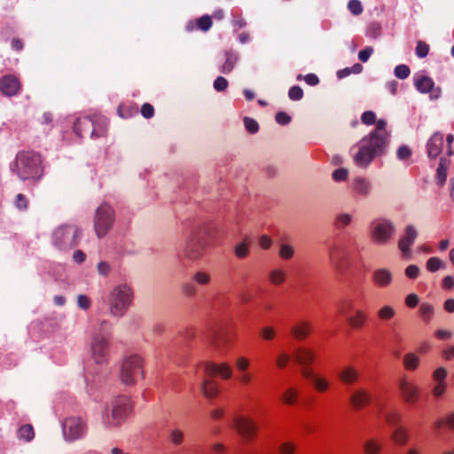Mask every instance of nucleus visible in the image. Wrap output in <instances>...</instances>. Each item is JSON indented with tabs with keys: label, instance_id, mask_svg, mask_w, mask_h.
I'll list each match as a JSON object with an SVG mask.
<instances>
[{
	"label": "nucleus",
	"instance_id": "f257e3e1",
	"mask_svg": "<svg viewBox=\"0 0 454 454\" xmlns=\"http://www.w3.org/2000/svg\"><path fill=\"white\" fill-rule=\"evenodd\" d=\"M390 144V133L387 130V122L380 119L376 127L364 135L350 148L354 164L361 169H367L372 161L387 153Z\"/></svg>",
	"mask_w": 454,
	"mask_h": 454
},
{
	"label": "nucleus",
	"instance_id": "f03ea898",
	"mask_svg": "<svg viewBox=\"0 0 454 454\" xmlns=\"http://www.w3.org/2000/svg\"><path fill=\"white\" fill-rule=\"evenodd\" d=\"M112 324L100 319L93 325L90 333L89 352L94 364L102 368L108 364L111 348Z\"/></svg>",
	"mask_w": 454,
	"mask_h": 454
},
{
	"label": "nucleus",
	"instance_id": "7ed1b4c3",
	"mask_svg": "<svg viewBox=\"0 0 454 454\" xmlns=\"http://www.w3.org/2000/svg\"><path fill=\"white\" fill-rule=\"evenodd\" d=\"M11 171L20 180L38 181L43 176L41 156L32 151L19 152L10 163Z\"/></svg>",
	"mask_w": 454,
	"mask_h": 454
},
{
	"label": "nucleus",
	"instance_id": "20e7f679",
	"mask_svg": "<svg viewBox=\"0 0 454 454\" xmlns=\"http://www.w3.org/2000/svg\"><path fill=\"white\" fill-rule=\"evenodd\" d=\"M131 411L129 397L119 395L106 403L100 409V423L105 428L118 427Z\"/></svg>",
	"mask_w": 454,
	"mask_h": 454
},
{
	"label": "nucleus",
	"instance_id": "39448f33",
	"mask_svg": "<svg viewBox=\"0 0 454 454\" xmlns=\"http://www.w3.org/2000/svg\"><path fill=\"white\" fill-rule=\"evenodd\" d=\"M134 298L132 287L127 283L115 285L107 296L109 314L117 318L122 317L131 306Z\"/></svg>",
	"mask_w": 454,
	"mask_h": 454
},
{
	"label": "nucleus",
	"instance_id": "423d86ee",
	"mask_svg": "<svg viewBox=\"0 0 454 454\" xmlns=\"http://www.w3.org/2000/svg\"><path fill=\"white\" fill-rule=\"evenodd\" d=\"M294 360L301 364L303 368L301 369V374L304 378L309 380L318 391H325L329 387L327 380L317 373L311 369L307 368L309 363L314 359V354L311 350L304 348H299L294 354Z\"/></svg>",
	"mask_w": 454,
	"mask_h": 454
},
{
	"label": "nucleus",
	"instance_id": "0eeeda50",
	"mask_svg": "<svg viewBox=\"0 0 454 454\" xmlns=\"http://www.w3.org/2000/svg\"><path fill=\"white\" fill-rule=\"evenodd\" d=\"M81 235L82 231L74 224L60 225L52 232V245L61 251L69 250L78 244Z\"/></svg>",
	"mask_w": 454,
	"mask_h": 454
},
{
	"label": "nucleus",
	"instance_id": "6e6552de",
	"mask_svg": "<svg viewBox=\"0 0 454 454\" xmlns=\"http://www.w3.org/2000/svg\"><path fill=\"white\" fill-rule=\"evenodd\" d=\"M396 232L395 223L387 217H377L370 224V235L378 245L390 243Z\"/></svg>",
	"mask_w": 454,
	"mask_h": 454
},
{
	"label": "nucleus",
	"instance_id": "1a4fd4ad",
	"mask_svg": "<svg viewBox=\"0 0 454 454\" xmlns=\"http://www.w3.org/2000/svg\"><path fill=\"white\" fill-rule=\"evenodd\" d=\"M62 435L66 442L82 440L88 434L86 419L80 416H69L61 422Z\"/></svg>",
	"mask_w": 454,
	"mask_h": 454
},
{
	"label": "nucleus",
	"instance_id": "9d476101",
	"mask_svg": "<svg viewBox=\"0 0 454 454\" xmlns=\"http://www.w3.org/2000/svg\"><path fill=\"white\" fill-rule=\"evenodd\" d=\"M144 360L138 355H130L126 356L120 368V380L125 385H133L137 378L142 377Z\"/></svg>",
	"mask_w": 454,
	"mask_h": 454
},
{
	"label": "nucleus",
	"instance_id": "9b49d317",
	"mask_svg": "<svg viewBox=\"0 0 454 454\" xmlns=\"http://www.w3.org/2000/svg\"><path fill=\"white\" fill-rule=\"evenodd\" d=\"M114 222V210L107 203H102L96 209L93 226L98 239L105 237L111 230Z\"/></svg>",
	"mask_w": 454,
	"mask_h": 454
},
{
	"label": "nucleus",
	"instance_id": "f8f14e48",
	"mask_svg": "<svg viewBox=\"0 0 454 454\" xmlns=\"http://www.w3.org/2000/svg\"><path fill=\"white\" fill-rule=\"evenodd\" d=\"M205 248V242L196 235L186 237L184 244L179 252V257H184L189 261H197L202 254Z\"/></svg>",
	"mask_w": 454,
	"mask_h": 454
},
{
	"label": "nucleus",
	"instance_id": "ddd939ff",
	"mask_svg": "<svg viewBox=\"0 0 454 454\" xmlns=\"http://www.w3.org/2000/svg\"><path fill=\"white\" fill-rule=\"evenodd\" d=\"M414 86L418 91L422 94L429 93L432 100L437 99L441 96V89L434 87V82L431 77L424 73H417L413 75Z\"/></svg>",
	"mask_w": 454,
	"mask_h": 454
},
{
	"label": "nucleus",
	"instance_id": "4468645a",
	"mask_svg": "<svg viewBox=\"0 0 454 454\" xmlns=\"http://www.w3.org/2000/svg\"><path fill=\"white\" fill-rule=\"evenodd\" d=\"M232 427L245 442L251 440L256 430L255 424L250 419L242 416L233 419Z\"/></svg>",
	"mask_w": 454,
	"mask_h": 454
},
{
	"label": "nucleus",
	"instance_id": "2eb2a0df",
	"mask_svg": "<svg viewBox=\"0 0 454 454\" xmlns=\"http://www.w3.org/2000/svg\"><path fill=\"white\" fill-rule=\"evenodd\" d=\"M419 232L413 224H407L403 230V233L398 242V248L404 256H410L411 254V247L414 244Z\"/></svg>",
	"mask_w": 454,
	"mask_h": 454
},
{
	"label": "nucleus",
	"instance_id": "dca6fc26",
	"mask_svg": "<svg viewBox=\"0 0 454 454\" xmlns=\"http://www.w3.org/2000/svg\"><path fill=\"white\" fill-rule=\"evenodd\" d=\"M239 60V54L233 49L226 50L223 52V61L218 66L220 73L228 74L236 67Z\"/></svg>",
	"mask_w": 454,
	"mask_h": 454
},
{
	"label": "nucleus",
	"instance_id": "f3484780",
	"mask_svg": "<svg viewBox=\"0 0 454 454\" xmlns=\"http://www.w3.org/2000/svg\"><path fill=\"white\" fill-rule=\"evenodd\" d=\"M20 89V80L12 74L4 75L0 79V90L5 96H14Z\"/></svg>",
	"mask_w": 454,
	"mask_h": 454
},
{
	"label": "nucleus",
	"instance_id": "a211bd4d",
	"mask_svg": "<svg viewBox=\"0 0 454 454\" xmlns=\"http://www.w3.org/2000/svg\"><path fill=\"white\" fill-rule=\"evenodd\" d=\"M328 257L335 269H340L346 257V249L340 243H333L328 247Z\"/></svg>",
	"mask_w": 454,
	"mask_h": 454
},
{
	"label": "nucleus",
	"instance_id": "6ab92c4d",
	"mask_svg": "<svg viewBox=\"0 0 454 454\" xmlns=\"http://www.w3.org/2000/svg\"><path fill=\"white\" fill-rule=\"evenodd\" d=\"M203 368L206 373L208 375L218 374L223 379H230L232 374L231 366L227 363L215 364L207 362L203 364Z\"/></svg>",
	"mask_w": 454,
	"mask_h": 454
},
{
	"label": "nucleus",
	"instance_id": "aec40b11",
	"mask_svg": "<svg viewBox=\"0 0 454 454\" xmlns=\"http://www.w3.org/2000/svg\"><path fill=\"white\" fill-rule=\"evenodd\" d=\"M399 387L402 395L407 403H413L419 399V389L416 384L406 379H403L400 381Z\"/></svg>",
	"mask_w": 454,
	"mask_h": 454
},
{
	"label": "nucleus",
	"instance_id": "412c9836",
	"mask_svg": "<svg viewBox=\"0 0 454 454\" xmlns=\"http://www.w3.org/2000/svg\"><path fill=\"white\" fill-rule=\"evenodd\" d=\"M443 147V135L441 132H434L427 143V152L430 158H436Z\"/></svg>",
	"mask_w": 454,
	"mask_h": 454
},
{
	"label": "nucleus",
	"instance_id": "4be33fe9",
	"mask_svg": "<svg viewBox=\"0 0 454 454\" xmlns=\"http://www.w3.org/2000/svg\"><path fill=\"white\" fill-rule=\"evenodd\" d=\"M372 279L378 286L386 287L392 283L393 274L387 268L377 269L372 273Z\"/></svg>",
	"mask_w": 454,
	"mask_h": 454
},
{
	"label": "nucleus",
	"instance_id": "5701e85b",
	"mask_svg": "<svg viewBox=\"0 0 454 454\" xmlns=\"http://www.w3.org/2000/svg\"><path fill=\"white\" fill-rule=\"evenodd\" d=\"M352 187L361 196H368L372 189L370 180L363 176H357L353 180Z\"/></svg>",
	"mask_w": 454,
	"mask_h": 454
},
{
	"label": "nucleus",
	"instance_id": "b1692460",
	"mask_svg": "<svg viewBox=\"0 0 454 454\" xmlns=\"http://www.w3.org/2000/svg\"><path fill=\"white\" fill-rule=\"evenodd\" d=\"M94 125H92V130L90 137L93 139L105 137L107 130L108 121L106 117H96L92 119Z\"/></svg>",
	"mask_w": 454,
	"mask_h": 454
},
{
	"label": "nucleus",
	"instance_id": "393cba45",
	"mask_svg": "<svg viewBox=\"0 0 454 454\" xmlns=\"http://www.w3.org/2000/svg\"><path fill=\"white\" fill-rule=\"evenodd\" d=\"M371 395L365 389L360 388L354 391L350 396V401L354 407L361 408L371 401Z\"/></svg>",
	"mask_w": 454,
	"mask_h": 454
},
{
	"label": "nucleus",
	"instance_id": "a878e982",
	"mask_svg": "<svg viewBox=\"0 0 454 454\" xmlns=\"http://www.w3.org/2000/svg\"><path fill=\"white\" fill-rule=\"evenodd\" d=\"M339 377L343 383L351 384L358 379V372L354 367L347 366L340 372Z\"/></svg>",
	"mask_w": 454,
	"mask_h": 454
},
{
	"label": "nucleus",
	"instance_id": "bb28decb",
	"mask_svg": "<svg viewBox=\"0 0 454 454\" xmlns=\"http://www.w3.org/2000/svg\"><path fill=\"white\" fill-rule=\"evenodd\" d=\"M92 125H94V121L92 119L89 117H82L76 120V121L74 123L73 129L77 136L82 137V132L85 129H90Z\"/></svg>",
	"mask_w": 454,
	"mask_h": 454
},
{
	"label": "nucleus",
	"instance_id": "cd10ccee",
	"mask_svg": "<svg viewBox=\"0 0 454 454\" xmlns=\"http://www.w3.org/2000/svg\"><path fill=\"white\" fill-rule=\"evenodd\" d=\"M352 327L361 328L367 320V315L362 309H355L354 314L348 317Z\"/></svg>",
	"mask_w": 454,
	"mask_h": 454
},
{
	"label": "nucleus",
	"instance_id": "c85d7f7f",
	"mask_svg": "<svg viewBox=\"0 0 454 454\" xmlns=\"http://www.w3.org/2000/svg\"><path fill=\"white\" fill-rule=\"evenodd\" d=\"M448 167H449V160L444 158H441L439 166H438L437 171H436V182L441 186L446 181Z\"/></svg>",
	"mask_w": 454,
	"mask_h": 454
},
{
	"label": "nucleus",
	"instance_id": "c756f323",
	"mask_svg": "<svg viewBox=\"0 0 454 454\" xmlns=\"http://www.w3.org/2000/svg\"><path fill=\"white\" fill-rule=\"evenodd\" d=\"M295 254L294 247L288 242H281L278 245V255L283 260H290Z\"/></svg>",
	"mask_w": 454,
	"mask_h": 454
},
{
	"label": "nucleus",
	"instance_id": "7c9ffc66",
	"mask_svg": "<svg viewBox=\"0 0 454 454\" xmlns=\"http://www.w3.org/2000/svg\"><path fill=\"white\" fill-rule=\"evenodd\" d=\"M395 309L389 304L383 305L378 310V317L385 322L391 320L395 316Z\"/></svg>",
	"mask_w": 454,
	"mask_h": 454
},
{
	"label": "nucleus",
	"instance_id": "2f4dec72",
	"mask_svg": "<svg viewBox=\"0 0 454 454\" xmlns=\"http://www.w3.org/2000/svg\"><path fill=\"white\" fill-rule=\"evenodd\" d=\"M35 437L34 428L31 425L21 426L18 430V438L25 442H30Z\"/></svg>",
	"mask_w": 454,
	"mask_h": 454
},
{
	"label": "nucleus",
	"instance_id": "473e14b6",
	"mask_svg": "<svg viewBox=\"0 0 454 454\" xmlns=\"http://www.w3.org/2000/svg\"><path fill=\"white\" fill-rule=\"evenodd\" d=\"M201 390L207 397H214L217 393L216 383L213 380H203L201 382Z\"/></svg>",
	"mask_w": 454,
	"mask_h": 454
},
{
	"label": "nucleus",
	"instance_id": "72a5a7b5",
	"mask_svg": "<svg viewBox=\"0 0 454 454\" xmlns=\"http://www.w3.org/2000/svg\"><path fill=\"white\" fill-rule=\"evenodd\" d=\"M250 241L246 239L245 240L239 242L234 247L235 255L238 258H245L249 253Z\"/></svg>",
	"mask_w": 454,
	"mask_h": 454
},
{
	"label": "nucleus",
	"instance_id": "f704fd0d",
	"mask_svg": "<svg viewBox=\"0 0 454 454\" xmlns=\"http://www.w3.org/2000/svg\"><path fill=\"white\" fill-rule=\"evenodd\" d=\"M310 325L308 322H302L300 325L294 326L291 329L294 337L302 339L308 336L310 332Z\"/></svg>",
	"mask_w": 454,
	"mask_h": 454
},
{
	"label": "nucleus",
	"instance_id": "c9c22d12",
	"mask_svg": "<svg viewBox=\"0 0 454 454\" xmlns=\"http://www.w3.org/2000/svg\"><path fill=\"white\" fill-rule=\"evenodd\" d=\"M381 35V25L373 21L368 24L365 30V35L372 39L379 38Z\"/></svg>",
	"mask_w": 454,
	"mask_h": 454
},
{
	"label": "nucleus",
	"instance_id": "e433bc0d",
	"mask_svg": "<svg viewBox=\"0 0 454 454\" xmlns=\"http://www.w3.org/2000/svg\"><path fill=\"white\" fill-rule=\"evenodd\" d=\"M192 280L200 286H205L209 284L211 280V276L207 271L197 270L192 275Z\"/></svg>",
	"mask_w": 454,
	"mask_h": 454
},
{
	"label": "nucleus",
	"instance_id": "4c0bfd02",
	"mask_svg": "<svg viewBox=\"0 0 454 454\" xmlns=\"http://www.w3.org/2000/svg\"><path fill=\"white\" fill-rule=\"evenodd\" d=\"M403 364L406 369L415 370L419 364V357L414 353H408L403 358Z\"/></svg>",
	"mask_w": 454,
	"mask_h": 454
},
{
	"label": "nucleus",
	"instance_id": "58836bf2",
	"mask_svg": "<svg viewBox=\"0 0 454 454\" xmlns=\"http://www.w3.org/2000/svg\"><path fill=\"white\" fill-rule=\"evenodd\" d=\"M269 278L272 284L280 285L286 279V273L283 270L273 269L269 274Z\"/></svg>",
	"mask_w": 454,
	"mask_h": 454
},
{
	"label": "nucleus",
	"instance_id": "ea45409f",
	"mask_svg": "<svg viewBox=\"0 0 454 454\" xmlns=\"http://www.w3.org/2000/svg\"><path fill=\"white\" fill-rule=\"evenodd\" d=\"M419 312H420L421 317L426 322H428L431 319V317L434 312V309L433 305H431L429 303L423 302L420 304Z\"/></svg>",
	"mask_w": 454,
	"mask_h": 454
},
{
	"label": "nucleus",
	"instance_id": "a19ab883",
	"mask_svg": "<svg viewBox=\"0 0 454 454\" xmlns=\"http://www.w3.org/2000/svg\"><path fill=\"white\" fill-rule=\"evenodd\" d=\"M352 215L348 213H341L336 216L335 225L337 228H343L350 224Z\"/></svg>",
	"mask_w": 454,
	"mask_h": 454
},
{
	"label": "nucleus",
	"instance_id": "79ce46f5",
	"mask_svg": "<svg viewBox=\"0 0 454 454\" xmlns=\"http://www.w3.org/2000/svg\"><path fill=\"white\" fill-rule=\"evenodd\" d=\"M348 169L345 168H339L332 174V178L335 182H344L348 179Z\"/></svg>",
	"mask_w": 454,
	"mask_h": 454
},
{
	"label": "nucleus",
	"instance_id": "37998d69",
	"mask_svg": "<svg viewBox=\"0 0 454 454\" xmlns=\"http://www.w3.org/2000/svg\"><path fill=\"white\" fill-rule=\"evenodd\" d=\"M448 375V372L443 367H438L434 372H433V379L434 380V384L439 383H446L445 380Z\"/></svg>",
	"mask_w": 454,
	"mask_h": 454
},
{
	"label": "nucleus",
	"instance_id": "c03bdc74",
	"mask_svg": "<svg viewBox=\"0 0 454 454\" xmlns=\"http://www.w3.org/2000/svg\"><path fill=\"white\" fill-rule=\"evenodd\" d=\"M443 266V262L438 257H431L427 262V268L431 272H435Z\"/></svg>",
	"mask_w": 454,
	"mask_h": 454
},
{
	"label": "nucleus",
	"instance_id": "a18cd8bd",
	"mask_svg": "<svg viewBox=\"0 0 454 454\" xmlns=\"http://www.w3.org/2000/svg\"><path fill=\"white\" fill-rule=\"evenodd\" d=\"M348 9L355 16L360 15L364 11L360 0H349L348 3Z\"/></svg>",
	"mask_w": 454,
	"mask_h": 454
},
{
	"label": "nucleus",
	"instance_id": "49530a36",
	"mask_svg": "<svg viewBox=\"0 0 454 454\" xmlns=\"http://www.w3.org/2000/svg\"><path fill=\"white\" fill-rule=\"evenodd\" d=\"M244 125L247 132L251 134H255L259 130V124L258 122L250 117H245L244 118Z\"/></svg>",
	"mask_w": 454,
	"mask_h": 454
},
{
	"label": "nucleus",
	"instance_id": "de8ad7c7",
	"mask_svg": "<svg viewBox=\"0 0 454 454\" xmlns=\"http://www.w3.org/2000/svg\"><path fill=\"white\" fill-rule=\"evenodd\" d=\"M410 68L406 65H398L395 67L394 74L398 79H406L410 75Z\"/></svg>",
	"mask_w": 454,
	"mask_h": 454
},
{
	"label": "nucleus",
	"instance_id": "09e8293b",
	"mask_svg": "<svg viewBox=\"0 0 454 454\" xmlns=\"http://www.w3.org/2000/svg\"><path fill=\"white\" fill-rule=\"evenodd\" d=\"M361 121L364 124L370 126L372 124H377L379 120L376 119V114L372 111H365L362 116Z\"/></svg>",
	"mask_w": 454,
	"mask_h": 454
},
{
	"label": "nucleus",
	"instance_id": "8fccbe9b",
	"mask_svg": "<svg viewBox=\"0 0 454 454\" xmlns=\"http://www.w3.org/2000/svg\"><path fill=\"white\" fill-rule=\"evenodd\" d=\"M392 438L396 443L404 444L407 441V434L401 427H398L393 432Z\"/></svg>",
	"mask_w": 454,
	"mask_h": 454
},
{
	"label": "nucleus",
	"instance_id": "3c124183",
	"mask_svg": "<svg viewBox=\"0 0 454 454\" xmlns=\"http://www.w3.org/2000/svg\"><path fill=\"white\" fill-rule=\"evenodd\" d=\"M198 27L202 31H207L212 26V20L209 15H203L197 21Z\"/></svg>",
	"mask_w": 454,
	"mask_h": 454
},
{
	"label": "nucleus",
	"instance_id": "603ef678",
	"mask_svg": "<svg viewBox=\"0 0 454 454\" xmlns=\"http://www.w3.org/2000/svg\"><path fill=\"white\" fill-rule=\"evenodd\" d=\"M288 97L291 100L299 101L303 97V90L300 86H293L288 91Z\"/></svg>",
	"mask_w": 454,
	"mask_h": 454
},
{
	"label": "nucleus",
	"instance_id": "864d4df0",
	"mask_svg": "<svg viewBox=\"0 0 454 454\" xmlns=\"http://www.w3.org/2000/svg\"><path fill=\"white\" fill-rule=\"evenodd\" d=\"M170 442L175 445H179L184 439V434L179 429H172L169 432Z\"/></svg>",
	"mask_w": 454,
	"mask_h": 454
},
{
	"label": "nucleus",
	"instance_id": "5fc2aeb1",
	"mask_svg": "<svg viewBox=\"0 0 454 454\" xmlns=\"http://www.w3.org/2000/svg\"><path fill=\"white\" fill-rule=\"evenodd\" d=\"M429 51V46L427 43L419 41L416 46V55L419 59H423L427 56Z\"/></svg>",
	"mask_w": 454,
	"mask_h": 454
},
{
	"label": "nucleus",
	"instance_id": "6e6d98bb",
	"mask_svg": "<svg viewBox=\"0 0 454 454\" xmlns=\"http://www.w3.org/2000/svg\"><path fill=\"white\" fill-rule=\"evenodd\" d=\"M111 265L109 262L101 261L97 265L98 272L102 277H107L111 272Z\"/></svg>",
	"mask_w": 454,
	"mask_h": 454
},
{
	"label": "nucleus",
	"instance_id": "4d7b16f0",
	"mask_svg": "<svg viewBox=\"0 0 454 454\" xmlns=\"http://www.w3.org/2000/svg\"><path fill=\"white\" fill-rule=\"evenodd\" d=\"M15 206L19 210L25 211L28 207V200L25 195L19 193L16 196Z\"/></svg>",
	"mask_w": 454,
	"mask_h": 454
},
{
	"label": "nucleus",
	"instance_id": "13d9d810",
	"mask_svg": "<svg viewBox=\"0 0 454 454\" xmlns=\"http://www.w3.org/2000/svg\"><path fill=\"white\" fill-rule=\"evenodd\" d=\"M213 86L214 89L218 92L224 91L228 87V81L223 76H218L214 81Z\"/></svg>",
	"mask_w": 454,
	"mask_h": 454
},
{
	"label": "nucleus",
	"instance_id": "bf43d9fd",
	"mask_svg": "<svg viewBox=\"0 0 454 454\" xmlns=\"http://www.w3.org/2000/svg\"><path fill=\"white\" fill-rule=\"evenodd\" d=\"M411 155V151L407 145H401L396 152V156L400 160H408Z\"/></svg>",
	"mask_w": 454,
	"mask_h": 454
},
{
	"label": "nucleus",
	"instance_id": "052dcab7",
	"mask_svg": "<svg viewBox=\"0 0 454 454\" xmlns=\"http://www.w3.org/2000/svg\"><path fill=\"white\" fill-rule=\"evenodd\" d=\"M249 364V360L245 356L239 357L235 362V365L239 372L247 371Z\"/></svg>",
	"mask_w": 454,
	"mask_h": 454
},
{
	"label": "nucleus",
	"instance_id": "680f3d73",
	"mask_svg": "<svg viewBox=\"0 0 454 454\" xmlns=\"http://www.w3.org/2000/svg\"><path fill=\"white\" fill-rule=\"evenodd\" d=\"M77 304L79 308L86 310L90 307L91 301L87 295L80 294L77 297Z\"/></svg>",
	"mask_w": 454,
	"mask_h": 454
},
{
	"label": "nucleus",
	"instance_id": "e2e57ef3",
	"mask_svg": "<svg viewBox=\"0 0 454 454\" xmlns=\"http://www.w3.org/2000/svg\"><path fill=\"white\" fill-rule=\"evenodd\" d=\"M419 272V268L415 264H411L405 269V275L411 279L418 278Z\"/></svg>",
	"mask_w": 454,
	"mask_h": 454
},
{
	"label": "nucleus",
	"instance_id": "0e129e2a",
	"mask_svg": "<svg viewBox=\"0 0 454 454\" xmlns=\"http://www.w3.org/2000/svg\"><path fill=\"white\" fill-rule=\"evenodd\" d=\"M373 53V48L371 46L365 47L358 52V59L362 62H367L371 55Z\"/></svg>",
	"mask_w": 454,
	"mask_h": 454
},
{
	"label": "nucleus",
	"instance_id": "69168bd1",
	"mask_svg": "<svg viewBox=\"0 0 454 454\" xmlns=\"http://www.w3.org/2000/svg\"><path fill=\"white\" fill-rule=\"evenodd\" d=\"M364 450L368 454H376L380 450V444L369 441L364 444Z\"/></svg>",
	"mask_w": 454,
	"mask_h": 454
},
{
	"label": "nucleus",
	"instance_id": "338daca9",
	"mask_svg": "<svg viewBox=\"0 0 454 454\" xmlns=\"http://www.w3.org/2000/svg\"><path fill=\"white\" fill-rule=\"evenodd\" d=\"M238 380L242 385H248L253 380V375L248 371L239 372Z\"/></svg>",
	"mask_w": 454,
	"mask_h": 454
},
{
	"label": "nucleus",
	"instance_id": "774afa93",
	"mask_svg": "<svg viewBox=\"0 0 454 454\" xmlns=\"http://www.w3.org/2000/svg\"><path fill=\"white\" fill-rule=\"evenodd\" d=\"M275 120L280 125H287L291 121V117L285 112H278L275 116Z\"/></svg>",
	"mask_w": 454,
	"mask_h": 454
}]
</instances>
